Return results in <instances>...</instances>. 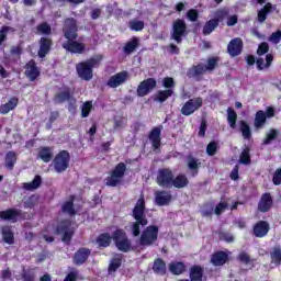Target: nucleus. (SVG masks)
Instances as JSON below:
<instances>
[{"mask_svg": "<svg viewBox=\"0 0 281 281\" xmlns=\"http://www.w3.org/2000/svg\"><path fill=\"white\" fill-rule=\"evenodd\" d=\"M63 34L66 42L61 44L63 49L69 54H85L87 45L78 42V22L74 18H67L64 22Z\"/></svg>", "mask_w": 281, "mask_h": 281, "instance_id": "obj_1", "label": "nucleus"}, {"mask_svg": "<svg viewBox=\"0 0 281 281\" xmlns=\"http://www.w3.org/2000/svg\"><path fill=\"white\" fill-rule=\"evenodd\" d=\"M112 240L114 241L116 249L123 254H128V251L133 249L128 235H126V232L122 228H116L112 235L109 233L99 234L95 243L100 248L106 249V247H111Z\"/></svg>", "mask_w": 281, "mask_h": 281, "instance_id": "obj_2", "label": "nucleus"}, {"mask_svg": "<svg viewBox=\"0 0 281 281\" xmlns=\"http://www.w3.org/2000/svg\"><path fill=\"white\" fill-rule=\"evenodd\" d=\"M132 217L135 221L131 224L132 236L137 238L142 234V228L148 225V217H146V200L144 196L137 200L132 211Z\"/></svg>", "mask_w": 281, "mask_h": 281, "instance_id": "obj_3", "label": "nucleus"}, {"mask_svg": "<svg viewBox=\"0 0 281 281\" xmlns=\"http://www.w3.org/2000/svg\"><path fill=\"white\" fill-rule=\"evenodd\" d=\"M100 63H102V55L78 63L76 65L78 77L81 78V80L89 82V80L93 79V69H95V67H100Z\"/></svg>", "mask_w": 281, "mask_h": 281, "instance_id": "obj_4", "label": "nucleus"}, {"mask_svg": "<svg viewBox=\"0 0 281 281\" xmlns=\"http://www.w3.org/2000/svg\"><path fill=\"white\" fill-rule=\"evenodd\" d=\"M126 175V164L119 162L110 172V176L105 179V186L109 188H117L122 186V179Z\"/></svg>", "mask_w": 281, "mask_h": 281, "instance_id": "obj_5", "label": "nucleus"}, {"mask_svg": "<svg viewBox=\"0 0 281 281\" xmlns=\"http://www.w3.org/2000/svg\"><path fill=\"white\" fill-rule=\"evenodd\" d=\"M159 239V226L149 225L144 228L139 237L140 247H153Z\"/></svg>", "mask_w": 281, "mask_h": 281, "instance_id": "obj_6", "label": "nucleus"}, {"mask_svg": "<svg viewBox=\"0 0 281 281\" xmlns=\"http://www.w3.org/2000/svg\"><path fill=\"white\" fill-rule=\"evenodd\" d=\"M188 36V24L183 19H177L172 23L171 41H175L178 45L183 43V38Z\"/></svg>", "mask_w": 281, "mask_h": 281, "instance_id": "obj_7", "label": "nucleus"}, {"mask_svg": "<svg viewBox=\"0 0 281 281\" xmlns=\"http://www.w3.org/2000/svg\"><path fill=\"white\" fill-rule=\"evenodd\" d=\"M70 161L71 155L65 149L60 150L53 159L55 172H57V175H61V172H65L69 168Z\"/></svg>", "mask_w": 281, "mask_h": 281, "instance_id": "obj_8", "label": "nucleus"}, {"mask_svg": "<svg viewBox=\"0 0 281 281\" xmlns=\"http://www.w3.org/2000/svg\"><path fill=\"white\" fill-rule=\"evenodd\" d=\"M175 173L170 168H160L158 169L156 176V183L159 188H172V179Z\"/></svg>", "mask_w": 281, "mask_h": 281, "instance_id": "obj_9", "label": "nucleus"}, {"mask_svg": "<svg viewBox=\"0 0 281 281\" xmlns=\"http://www.w3.org/2000/svg\"><path fill=\"white\" fill-rule=\"evenodd\" d=\"M203 106V98L196 97L193 99H189L181 108L180 113L181 115H184L186 117H189V115H193V113H196L199 109Z\"/></svg>", "mask_w": 281, "mask_h": 281, "instance_id": "obj_10", "label": "nucleus"}, {"mask_svg": "<svg viewBox=\"0 0 281 281\" xmlns=\"http://www.w3.org/2000/svg\"><path fill=\"white\" fill-rule=\"evenodd\" d=\"M157 89V79L147 78L139 82L136 89V95L138 98H146L153 90Z\"/></svg>", "mask_w": 281, "mask_h": 281, "instance_id": "obj_11", "label": "nucleus"}, {"mask_svg": "<svg viewBox=\"0 0 281 281\" xmlns=\"http://www.w3.org/2000/svg\"><path fill=\"white\" fill-rule=\"evenodd\" d=\"M1 221H11V223H19V218H25L23 211L19 209H7L4 211H0Z\"/></svg>", "mask_w": 281, "mask_h": 281, "instance_id": "obj_12", "label": "nucleus"}, {"mask_svg": "<svg viewBox=\"0 0 281 281\" xmlns=\"http://www.w3.org/2000/svg\"><path fill=\"white\" fill-rule=\"evenodd\" d=\"M155 205L158 207H164L172 203V193L168 190H158L154 193Z\"/></svg>", "mask_w": 281, "mask_h": 281, "instance_id": "obj_13", "label": "nucleus"}, {"mask_svg": "<svg viewBox=\"0 0 281 281\" xmlns=\"http://www.w3.org/2000/svg\"><path fill=\"white\" fill-rule=\"evenodd\" d=\"M38 50L37 56L38 58H45L49 52H52V47H54V40L48 36H42L38 41Z\"/></svg>", "mask_w": 281, "mask_h": 281, "instance_id": "obj_14", "label": "nucleus"}, {"mask_svg": "<svg viewBox=\"0 0 281 281\" xmlns=\"http://www.w3.org/2000/svg\"><path fill=\"white\" fill-rule=\"evenodd\" d=\"M24 74L30 82H34L41 76V69L38 68V66L36 65V60L34 59L29 60L24 66Z\"/></svg>", "mask_w": 281, "mask_h": 281, "instance_id": "obj_15", "label": "nucleus"}, {"mask_svg": "<svg viewBox=\"0 0 281 281\" xmlns=\"http://www.w3.org/2000/svg\"><path fill=\"white\" fill-rule=\"evenodd\" d=\"M128 71L126 70L116 72L114 76L110 77L106 85L110 89H117V87H121V85H124V82L128 80Z\"/></svg>", "mask_w": 281, "mask_h": 281, "instance_id": "obj_16", "label": "nucleus"}, {"mask_svg": "<svg viewBox=\"0 0 281 281\" xmlns=\"http://www.w3.org/2000/svg\"><path fill=\"white\" fill-rule=\"evenodd\" d=\"M243 38L235 37L229 41L227 45V53L229 54V56L235 58V56H240L243 54Z\"/></svg>", "mask_w": 281, "mask_h": 281, "instance_id": "obj_17", "label": "nucleus"}, {"mask_svg": "<svg viewBox=\"0 0 281 281\" xmlns=\"http://www.w3.org/2000/svg\"><path fill=\"white\" fill-rule=\"evenodd\" d=\"M161 126H156L148 134V139L154 150L161 148Z\"/></svg>", "mask_w": 281, "mask_h": 281, "instance_id": "obj_18", "label": "nucleus"}, {"mask_svg": "<svg viewBox=\"0 0 281 281\" xmlns=\"http://www.w3.org/2000/svg\"><path fill=\"white\" fill-rule=\"evenodd\" d=\"M269 229H271L269 222L261 220L254 225L252 234L256 238H265L269 234Z\"/></svg>", "mask_w": 281, "mask_h": 281, "instance_id": "obj_19", "label": "nucleus"}, {"mask_svg": "<svg viewBox=\"0 0 281 281\" xmlns=\"http://www.w3.org/2000/svg\"><path fill=\"white\" fill-rule=\"evenodd\" d=\"M273 207V198L271 193L266 192L261 195L258 202V210L262 213L269 212Z\"/></svg>", "mask_w": 281, "mask_h": 281, "instance_id": "obj_20", "label": "nucleus"}, {"mask_svg": "<svg viewBox=\"0 0 281 281\" xmlns=\"http://www.w3.org/2000/svg\"><path fill=\"white\" fill-rule=\"evenodd\" d=\"M189 281L205 280V269L201 265H194L189 269Z\"/></svg>", "mask_w": 281, "mask_h": 281, "instance_id": "obj_21", "label": "nucleus"}, {"mask_svg": "<svg viewBox=\"0 0 281 281\" xmlns=\"http://www.w3.org/2000/svg\"><path fill=\"white\" fill-rule=\"evenodd\" d=\"M74 97V92L71 91V88L65 87L63 91L57 92L54 95V102L56 104H65V102H68Z\"/></svg>", "mask_w": 281, "mask_h": 281, "instance_id": "obj_22", "label": "nucleus"}, {"mask_svg": "<svg viewBox=\"0 0 281 281\" xmlns=\"http://www.w3.org/2000/svg\"><path fill=\"white\" fill-rule=\"evenodd\" d=\"M229 260V255L223 250L215 251L211 257V262L214 267H223V265H227Z\"/></svg>", "mask_w": 281, "mask_h": 281, "instance_id": "obj_23", "label": "nucleus"}, {"mask_svg": "<svg viewBox=\"0 0 281 281\" xmlns=\"http://www.w3.org/2000/svg\"><path fill=\"white\" fill-rule=\"evenodd\" d=\"M190 186V180L186 173H179L176 177L173 176L171 181V188H176L177 190H182L183 188H188Z\"/></svg>", "mask_w": 281, "mask_h": 281, "instance_id": "obj_24", "label": "nucleus"}, {"mask_svg": "<svg viewBox=\"0 0 281 281\" xmlns=\"http://www.w3.org/2000/svg\"><path fill=\"white\" fill-rule=\"evenodd\" d=\"M272 12H276V5H273L271 2H267L257 13L258 22L265 23V21H267V16H269V14Z\"/></svg>", "mask_w": 281, "mask_h": 281, "instance_id": "obj_25", "label": "nucleus"}, {"mask_svg": "<svg viewBox=\"0 0 281 281\" xmlns=\"http://www.w3.org/2000/svg\"><path fill=\"white\" fill-rule=\"evenodd\" d=\"M74 201H76V195H70L69 200L63 203L60 209L61 214H68V216H76L78 214Z\"/></svg>", "mask_w": 281, "mask_h": 281, "instance_id": "obj_26", "label": "nucleus"}, {"mask_svg": "<svg viewBox=\"0 0 281 281\" xmlns=\"http://www.w3.org/2000/svg\"><path fill=\"white\" fill-rule=\"evenodd\" d=\"M89 256H91V249L89 248H79L76 252H75V265H85V262L87 260H89Z\"/></svg>", "mask_w": 281, "mask_h": 281, "instance_id": "obj_27", "label": "nucleus"}, {"mask_svg": "<svg viewBox=\"0 0 281 281\" xmlns=\"http://www.w3.org/2000/svg\"><path fill=\"white\" fill-rule=\"evenodd\" d=\"M169 271L172 276H183L188 271V266L183 261H172L169 263Z\"/></svg>", "mask_w": 281, "mask_h": 281, "instance_id": "obj_28", "label": "nucleus"}, {"mask_svg": "<svg viewBox=\"0 0 281 281\" xmlns=\"http://www.w3.org/2000/svg\"><path fill=\"white\" fill-rule=\"evenodd\" d=\"M38 159H42L44 164H49L54 159V148L52 147H41L37 151Z\"/></svg>", "mask_w": 281, "mask_h": 281, "instance_id": "obj_29", "label": "nucleus"}, {"mask_svg": "<svg viewBox=\"0 0 281 281\" xmlns=\"http://www.w3.org/2000/svg\"><path fill=\"white\" fill-rule=\"evenodd\" d=\"M19 106V99L12 97L9 102L0 105V115H8L10 111H14Z\"/></svg>", "mask_w": 281, "mask_h": 281, "instance_id": "obj_30", "label": "nucleus"}, {"mask_svg": "<svg viewBox=\"0 0 281 281\" xmlns=\"http://www.w3.org/2000/svg\"><path fill=\"white\" fill-rule=\"evenodd\" d=\"M187 166L192 172V177L199 175V169L201 168V161L192 155L187 156Z\"/></svg>", "mask_w": 281, "mask_h": 281, "instance_id": "obj_31", "label": "nucleus"}, {"mask_svg": "<svg viewBox=\"0 0 281 281\" xmlns=\"http://www.w3.org/2000/svg\"><path fill=\"white\" fill-rule=\"evenodd\" d=\"M1 234L3 243H5L7 245H14V232H12V226H2Z\"/></svg>", "mask_w": 281, "mask_h": 281, "instance_id": "obj_32", "label": "nucleus"}, {"mask_svg": "<svg viewBox=\"0 0 281 281\" xmlns=\"http://www.w3.org/2000/svg\"><path fill=\"white\" fill-rule=\"evenodd\" d=\"M153 271L156 276H166L168 269L166 268V261L161 258H156L153 265Z\"/></svg>", "mask_w": 281, "mask_h": 281, "instance_id": "obj_33", "label": "nucleus"}, {"mask_svg": "<svg viewBox=\"0 0 281 281\" xmlns=\"http://www.w3.org/2000/svg\"><path fill=\"white\" fill-rule=\"evenodd\" d=\"M173 93L175 91L172 89L158 90L154 97V101L164 104V102H166L169 98H172Z\"/></svg>", "mask_w": 281, "mask_h": 281, "instance_id": "obj_34", "label": "nucleus"}, {"mask_svg": "<svg viewBox=\"0 0 281 281\" xmlns=\"http://www.w3.org/2000/svg\"><path fill=\"white\" fill-rule=\"evenodd\" d=\"M267 124V117L265 115V111L259 110L255 114L254 120V126L257 131H260V128H265V125Z\"/></svg>", "mask_w": 281, "mask_h": 281, "instance_id": "obj_35", "label": "nucleus"}, {"mask_svg": "<svg viewBox=\"0 0 281 281\" xmlns=\"http://www.w3.org/2000/svg\"><path fill=\"white\" fill-rule=\"evenodd\" d=\"M139 47V37H132L131 41H128L124 47H123V52L124 54H126L127 56H131V54H133L135 52V49H137Z\"/></svg>", "mask_w": 281, "mask_h": 281, "instance_id": "obj_36", "label": "nucleus"}, {"mask_svg": "<svg viewBox=\"0 0 281 281\" xmlns=\"http://www.w3.org/2000/svg\"><path fill=\"white\" fill-rule=\"evenodd\" d=\"M207 72V69L205 68V65L198 64L193 65L189 70V76L192 78H201V76L205 75Z\"/></svg>", "mask_w": 281, "mask_h": 281, "instance_id": "obj_37", "label": "nucleus"}, {"mask_svg": "<svg viewBox=\"0 0 281 281\" xmlns=\"http://www.w3.org/2000/svg\"><path fill=\"white\" fill-rule=\"evenodd\" d=\"M43 183V178L38 175L34 177V179L31 182H24L23 183V189L33 191V190H38Z\"/></svg>", "mask_w": 281, "mask_h": 281, "instance_id": "obj_38", "label": "nucleus"}, {"mask_svg": "<svg viewBox=\"0 0 281 281\" xmlns=\"http://www.w3.org/2000/svg\"><path fill=\"white\" fill-rule=\"evenodd\" d=\"M68 229H71V220H61L56 228H55V234L57 236H60V234H64L65 232H68Z\"/></svg>", "mask_w": 281, "mask_h": 281, "instance_id": "obj_39", "label": "nucleus"}, {"mask_svg": "<svg viewBox=\"0 0 281 281\" xmlns=\"http://www.w3.org/2000/svg\"><path fill=\"white\" fill-rule=\"evenodd\" d=\"M237 260L241 263V265H250L251 269H254V267H256L255 262L256 259H251V256H249V254H247L246 251H241L238 254L237 256Z\"/></svg>", "mask_w": 281, "mask_h": 281, "instance_id": "obj_40", "label": "nucleus"}, {"mask_svg": "<svg viewBox=\"0 0 281 281\" xmlns=\"http://www.w3.org/2000/svg\"><path fill=\"white\" fill-rule=\"evenodd\" d=\"M21 278L22 281H36V268L23 269Z\"/></svg>", "mask_w": 281, "mask_h": 281, "instance_id": "obj_41", "label": "nucleus"}, {"mask_svg": "<svg viewBox=\"0 0 281 281\" xmlns=\"http://www.w3.org/2000/svg\"><path fill=\"white\" fill-rule=\"evenodd\" d=\"M216 27H218L217 21L214 19H211L206 21V23L204 24L202 34H204V36H209V34H212V32H214Z\"/></svg>", "mask_w": 281, "mask_h": 281, "instance_id": "obj_42", "label": "nucleus"}, {"mask_svg": "<svg viewBox=\"0 0 281 281\" xmlns=\"http://www.w3.org/2000/svg\"><path fill=\"white\" fill-rule=\"evenodd\" d=\"M239 131L244 139H251V127L247 121H239Z\"/></svg>", "mask_w": 281, "mask_h": 281, "instance_id": "obj_43", "label": "nucleus"}, {"mask_svg": "<svg viewBox=\"0 0 281 281\" xmlns=\"http://www.w3.org/2000/svg\"><path fill=\"white\" fill-rule=\"evenodd\" d=\"M251 149L249 147H245L239 155V164L244 166H249L251 164Z\"/></svg>", "mask_w": 281, "mask_h": 281, "instance_id": "obj_44", "label": "nucleus"}, {"mask_svg": "<svg viewBox=\"0 0 281 281\" xmlns=\"http://www.w3.org/2000/svg\"><path fill=\"white\" fill-rule=\"evenodd\" d=\"M15 164H16V153L8 151L5 156V168H8V170H14Z\"/></svg>", "mask_w": 281, "mask_h": 281, "instance_id": "obj_45", "label": "nucleus"}, {"mask_svg": "<svg viewBox=\"0 0 281 281\" xmlns=\"http://www.w3.org/2000/svg\"><path fill=\"white\" fill-rule=\"evenodd\" d=\"M238 121V114L233 108L227 109V123L234 130L236 128V122Z\"/></svg>", "mask_w": 281, "mask_h": 281, "instance_id": "obj_46", "label": "nucleus"}, {"mask_svg": "<svg viewBox=\"0 0 281 281\" xmlns=\"http://www.w3.org/2000/svg\"><path fill=\"white\" fill-rule=\"evenodd\" d=\"M36 32L43 36H49L52 35V25L47 22H42L36 26Z\"/></svg>", "mask_w": 281, "mask_h": 281, "instance_id": "obj_47", "label": "nucleus"}, {"mask_svg": "<svg viewBox=\"0 0 281 281\" xmlns=\"http://www.w3.org/2000/svg\"><path fill=\"white\" fill-rule=\"evenodd\" d=\"M278 135H280V132L276 128H271L262 142L263 146H269V144L278 139Z\"/></svg>", "mask_w": 281, "mask_h": 281, "instance_id": "obj_48", "label": "nucleus"}, {"mask_svg": "<svg viewBox=\"0 0 281 281\" xmlns=\"http://www.w3.org/2000/svg\"><path fill=\"white\" fill-rule=\"evenodd\" d=\"M229 16V11L227 9H218L215 12V18H213V21H217V25L225 21Z\"/></svg>", "mask_w": 281, "mask_h": 281, "instance_id": "obj_49", "label": "nucleus"}, {"mask_svg": "<svg viewBox=\"0 0 281 281\" xmlns=\"http://www.w3.org/2000/svg\"><path fill=\"white\" fill-rule=\"evenodd\" d=\"M93 109V101H86L81 106V117H89Z\"/></svg>", "mask_w": 281, "mask_h": 281, "instance_id": "obj_50", "label": "nucleus"}, {"mask_svg": "<svg viewBox=\"0 0 281 281\" xmlns=\"http://www.w3.org/2000/svg\"><path fill=\"white\" fill-rule=\"evenodd\" d=\"M122 267V258H114L109 265L108 271L109 273H115Z\"/></svg>", "mask_w": 281, "mask_h": 281, "instance_id": "obj_51", "label": "nucleus"}, {"mask_svg": "<svg viewBox=\"0 0 281 281\" xmlns=\"http://www.w3.org/2000/svg\"><path fill=\"white\" fill-rule=\"evenodd\" d=\"M144 27H145L144 21H139V20L130 21V30H132L133 32H142Z\"/></svg>", "mask_w": 281, "mask_h": 281, "instance_id": "obj_52", "label": "nucleus"}, {"mask_svg": "<svg viewBox=\"0 0 281 281\" xmlns=\"http://www.w3.org/2000/svg\"><path fill=\"white\" fill-rule=\"evenodd\" d=\"M216 153H218V143L213 140L206 145V155H209V157H214Z\"/></svg>", "mask_w": 281, "mask_h": 281, "instance_id": "obj_53", "label": "nucleus"}, {"mask_svg": "<svg viewBox=\"0 0 281 281\" xmlns=\"http://www.w3.org/2000/svg\"><path fill=\"white\" fill-rule=\"evenodd\" d=\"M206 71H214L216 67H218V58L216 57H210L206 61V65H204Z\"/></svg>", "mask_w": 281, "mask_h": 281, "instance_id": "obj_54", "label": "nucleus"}, {"mask_svg": "<svg viewBox=\"0 0 281 281\" xmlns=\"http://www.w3.org/2000/svg\"><path fill=\"white\" fill-rule=\"evenodd\" d=\"M271 259L274 262V265H281V249L280 248H274L271 254Z\"/></svg>", "mask_w": 281, "mask_h": 281, "instance_id": "obj_55", "label": "nucleus"}, {"mask_svg": "<svg viewBox=\"0 0 281 281\" xmlns=\"http://www.w3.org/2000/svg\"><path fill=\"white\" fill-rule=\"evenodd\" d=\"M8 32H10V26H2L0 29V47H3V43L8 41Z\"/></svg>", "mask_w": 281, "mask_h": 281, "instance_id": "obj_56", "label": "nucleus"}, {"mask_svg": "<svg viewBox=\"0 0 281 281\" xmlns=\"http://www.w3.org/2000/svg\"><path fill=\"white\" fill-rule=\"evenodd\" d=\"M265 54H269V43L267 42L260 43L257 49L258 56H265Z\"/></svg>", "mask_w": 281, "mask_h": 281, "instance_id": "obj_57", "label": "nucleus"}, {"mask_svg": "<svg viewBox=\"0 0 281 281\" xmlns=\"http://www.w3.org/2000/svg\"><path fill=\"white\" fill-rule=\"evenodd\" d=\"M61 234H63V236H61L63 243H66V245H69L71 243V239L74 238V231H71V228H70Z\"/></svg>", "mask_w": 281, "mask_h": 281, "instance_id": "obj_58", "label": "nucleus"}, {"mask_svg": "<svg viewBox=\"0 0 281 281\" xmlns=\"http://www.w3.org/2000/svg\"><path fill=\"white\" fill-rule=\"evenodd\" d=\"M162 86L165 89H175V79L171 77H165L162 79Z\"/></svg>", "mask_w": 281, "mask_h": 281, "instance_id": "obj_59", "label": "nucleus"}, {"mask_svg": "<svg viewBox=\"0 0 281 281\" xmlns=\"http://www.w3.org/2000/svg\"><path fill=\"white\" fill-rule=\"evenodd\" d=\"M269 41L271 43H274V45H278V43H280L281 41V31L278 30L277 32H273L270 36H269Z\"/></svg>", "mask_w": 281, "mask_h": 281, "instance_id": "obj_60", "label": "nucleus"}, {"mask_svg": "<svg viewBox=\"0 0 281 281\" xmlns=\"http://www.w3.org/2000/svg\"><path fill=\"white\" fill-rule=\"evenodd\" d=\"M227 205H228L227 202H220L214 210V213L216 214V216H221V213L225 212Z\"/></svg>", "mask_w": 281, "mask_h": 281, "instance_id": "obj_61", "label": "nucleus"}, {"mask_svg": "<svg viewBox=\"0 0 281 281\" xmlns=\"http://www.w3.org/2000/svg\"><path fill=\"white\" fill-rule=\"evenodd\" d=\"M187 18L189 19V21H198L199 20V11H196L195 9H190L187 12Z\"/></svg>", "mask_w": 281, "mask_h": 281, "instance_id": "obj_62", "label": "nucleus"}, {"mask_svg": "<svg viewBox=\"0 0 281 281\" xmlns=\"http://www.w3.org/2000/svg\"><path fill=\"white\" fill-rule=\"evenodd\" d=\"M272 183H274V186H281V168H278L272 177Z\"/></svg>", "mask_w": 281, "mask_h": 281, "instance_id": "obj_63", "label": "nucleus"}, {"mask_svg": "<svg viewBox=\"0 0 281 281\" xmlns=\"http://www.w3.org/2000/svg\"><path fill=\"white\" fill-rule=\"evenodd\" d=\"M11 56H18L21 58V55L23 54V48L21 46H12L10 50Z\"/></svg>", "mask_w": 281, "mask_h": 281, "instance_id": "obj_64", "label": "nucleus"}]
</instances>
